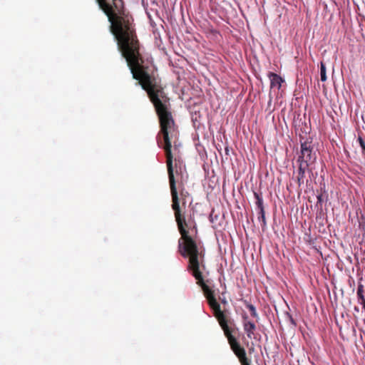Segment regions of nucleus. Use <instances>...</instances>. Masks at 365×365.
Segmentation results:
<instances>
[{
    "label": "nucleus",
    "instance_id": "f257e3e1",
    "mask_svg": "<svg viewBox=\"0 0 365 365\" xmlns=\"http://www.w3.org/2000/svg\"><path fill=\"white\" fill-rule=\"evenodd\" d=\"M135 79L147 93L159 118L160 129L157 135V142L158 146L163 148L166 157L172 197L171 207L181 235L178 240V252L184 258H188L187 270L195 279L196 284L201 287L206 299H212L215 297V291L207 284L208 280L205 281L202 275V270L205 269V247L200 242L196 241L189 234V225L186 220L185 212L182 210V207H185L186 204L185 200L189 193L185 190L182 181L178 182L179 192L176 186L173 163L175 162V173L178 175V165L180 160L176 158L173 159L171 149L172 143H175L178 138V130L172 113L168 108L170 99L164 91L161 78L155 70Z\"/></svg>",
    "mask_w": 365,
    "mask_h": 365
},
{
    "label": "nucleus",
    "instance_id": "f03ea898",
    "mask_svg": "<svg viewBox=\"0 0 365 365\" xmlns=\"http://www.w3.org/2000/svg\"><path fill=\"white\" fill-rule=\"evenodd\" d=\"M110 23V31L113 35L119 51L125 59L133 78H138L155 71L154 68L145 63L140 52V43L138 39L135 20L126 9L123 0H96Z\"/></svg>",
    "mask_w": 365,
    "mask_h": 365
},
{
    "label": "nucleus",
    "instance_id": "7ed1b4c3",
    "mask_svg": "<svg viewBox=\"0 0 365 365\" xmlns=\"http://www.w3.org/2000/svg\"><path fill=\"white\" fill-rule=\"evenodd\" d=\"M210 307L213 311V315L217 319L224 334L227 339L231 350L238 358L241 365H251L250 360L247 357L246 351L237 338L233 335L234 329L230 327L229 320L225 313L221 310L216 297L207 300Z\"/></svg>",
    "mask_w": 365,
    "mask_h": 365
},
{
    "label": "nucleus",
    "instance_id": "20e7f679",
    "mask_svg": "<svg viewBox=\"0 0 365 365\" xmlns=\"http://www.w3.org/2000/svg\"><path fill=\"white\" fill-rule=\"evenodd\" d=\"M316 159L315 154L312 152L311 143L304 142L301 143L300 154L297 159L298 163H308L310 165Z\"/></svg>",
    "mask_w": 365,
    "mask_h": 365
},
{
    "label": "nucleus",
    "instance_id": "39448f33",
    "mask_svg": "<svg viewBox=\"0 0 365 365\" xmlns=\"http://www.w3.org/2000/svg\"><path fill=\"white\" fill-rule=\"evenodd\" d=\"M243 319V328L249 339L254 336L256 330V325L253 322L247 320L248 317L246 314L242 315Z\"/></svg>",
    "mask_w": 365,
    "mask_h": 365
},
{
    "label": "nucleus",
    "instance_id": "423d86ee",
    "mask_svg": "<svg viewBox=\"0 0 365 365\" xmlns=\"http://www.w3.org/2000/svg\"><path fill=\"white\" fill-rule=\"evenodd\" d=\"M267 76L270 80L271 88H276L278 90L280 89L282 83L284 82L282 78L278 74L274 73L273 72H269Z\"/></svg>",
    "mask_w": 365,
    "mask_h": 365
},
{
    "label": "nucleus",
    "instance_id": "0eeeda50",
    "mask_svg": "<svg viewBox=\"0 0 365 365\" xmlns=\"http://www.w3.org/2000/svg\"><path fill=\"white\" fill-rule=\"evenodd\" d=\"M309 167L308 163H299L297 182L299 187L304 183L305 173L309 170Z\"/></svg>",
    "mask_w": 365,
    "mask_h": 365
},
{
    "label": "nucleus",
    "instance_id": "6e6552de",
    "mask_svg": "<svg viewBox=\"0 0 365 365\" xmlns=\"http://www.w3.org/2000/svg\"><path fill=\"white\" fill-rule=\"evenodd\" d=\"M357 297L365 310V289L364 285L361 284H359L357 288Z\"/></svg>",
    "mask_w": 365,
    "mask_h": 365
},
{
    "label": "nucleus",
    "instance_id": "1a4fd4ad",
    "mask_svg": "<svg viewBox=\"0 0 365 365\" xmlns=\"http://www.w3.org/2000/svg\"><path fill=\"white\" fill-rule=\"evenodd\" d=\"M254 196L256 200V205L259 211L261 210V209L264 210L263 199L261 195L256 192H254Z\"/></svg>",
    "mask_w": 365,
    "mask_h": 365
},
{
    "label": "nucleus",
    "instance_id": "9d476101",
    "mask_svg": "<svg viewBox=\"0 0 365 365\" xmlns=\"http://www.w3.org/2000/svg\"><path fill=\"white\" fill-rule=\"evenodd\" d=\"M258 220L262 222V227L264 228L266 226V217H265V210L261 209L258 213Z\"/></svg>",
    "mask_w": 365,
    "mask_h": 365
},
{
    "label": "nucleus",
    "instance_id": "9b49d317",
    "mask_svg": "<svg viewBox=\"0 0 365 365\" xmlns=\"http://www.w3.org/2000/svg\"><path fill=\"white\" fill-rule=\"evenodd\" d=\"M246 307L250 311V314L252 317L257 319L259 317L256 308L254 305L248 302H246Z\"/></svg>",
    "mask_w": 365,
    "mask_h": 365
},
{
    "label": "nucleus",
    "instance_id": "f8f14e48",
    "mask_svg": "<svg viewBox=\"0 0 365 365\" xmlns=\"http://www.w3.org/2000/svg\"><path fill=\"white\" fill-rule=\"evenodd\" d=\"M320 77H321L322 81H327L326 66L323 62H321V66H320Z\"/></svg>",
    "mask_w": 365,
    "mask_h": 365
},
{
    "label": "nucleus",
    "instance_id": "ddd939ff",
    "mask_svg": "<svg viewBox=\"0 0 365 365\" xmlns=\"http://www.w3.org/2000/svg\"><path fill=\"white\" fill-rule=\"evenodd\" d=\"M220 300L221 303L223 304H227V299H226V298L225 297H220Z\"/></svg>",
    "mask_w": 365,
    "mask_h": 365
},
{
    "label": "nucleus",
    "instance_id": "4468645a",
    "mask_svg": "<svg viewBox=\"0 0 365 365\" xmlns=\"http://www.w3.org/2000/svg\"><path fill=\"white\" fill-rule=\"evenodd\" d=\"M322 195H317V203H322Z\"/></svg>",
    "mask_w": 365,
    "mask_h": 365
},
{
    "label": "nucleus",
    "instance_id": "2eb2a0df",
    "mask_svg": "<svg viewBox=\"0 0 365 365\" xmlns=\"http://www.w3.org/2000/svg\"><path fill=\"white\" fill-rule=\"evenodd\" d=\"M195 230V234H197V226H196V225H193V227L191 228V230H192H192Z\"/></svg>",
    "mask_w": 365,
    "mask_h": 365
}]
</instances>
